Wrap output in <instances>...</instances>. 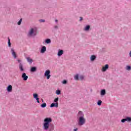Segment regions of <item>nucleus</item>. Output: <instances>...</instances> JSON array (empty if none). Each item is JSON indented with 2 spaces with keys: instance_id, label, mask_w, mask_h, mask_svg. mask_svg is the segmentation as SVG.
Segmentation results:
<instances>
[{
  "instance_id": "f257e3e1",
  "label": "nucleus",
  "mask_w": 131,
  "mask_h": 131,
  "mask_svg": "<svg viewBox=\"0 0 131 131\" xmlns=\"http://www.w3.org/2000/svg\"><path fill=\"white\" fill-rule=\"evenodd\" d=\"M44 123H43V128L45 130L50 129V125L52 120L51 118H46L44 119Z\"/></svg>"
},
{
  "instance_id": "f03ea898",
  "label": "nucleus",
  "mask_w": 131,
  "mask_h": 131,
  "mask_svg": "<svg viewBox=\"0 0 131 131\" xmlns=\"http://www.w3.org/2000/svg\"><path fill=\"white\" fill-rule=\"evenodd\" d=\"M78 114L81 116L79 118L78 124L80 126L83 125V124L85 123V118H84L83 117V114H82V112H79Z\"/></svg>"
},
{
  "instance_id": "7ed1b4c3",
  "label": "nucleus",
  "mask_w": 131,
  "mask_h": 131,
  "mask_svg": "<svg viewBox=\"0 0 131 131\" xmlns=\"http://www.w3.org/2000/svg\"><path fill=\"white\" fill-rule=\"evenodd\" d=\"M45 77H47V79H50L51 77V71L47 70L44 74Z\"/></svg>"
},
{
  "instance_id": "20e7f679",
  "label": "nucleus",
  "mask_w": 131,
  "mask_h": 131,
  "mask_svg": "<svg viewBox=\"0 0 131 131\" xmlns=\"http://www.w3.org/2000/svg\"><path fill=\"white\" fill-rule=\"evenodd\" d=\"M36 34V33L35 32V31L33 29H31L28 34L29 36H32V35H35Z\"/></svg>"
},
{
  "instance_id": "39448f33",
  "label": "nucleus",
  "mask_w": 131,
  "mask_h": 131,
  "mask_svg": "<svg viewBox=\"0 0 131 131\" xmlns=\"http://www.w3.org/2000/svg\"><path fill=\"white\" fill-rule=\"evenodd\" d=\"M21 77L22 78H23V80H24L25 81L28 79V76L26 75V73H23Z\"/></svg>"
},
{
  "instance_id": "423d86ee",
  "label": "nucleus",
  "mask_w": 131,
  "mask_h": 131,
  "mask_svg": "<svg viewBox=\"0 0 131 131\" xmlns=\"http://www.w3.org/2000/svg\"><path fill=\"white\" fill-rule=\"evenodd\" d=\"M33 98H34V99H36L37 102L39 103V98H38L37 97H38V95H37V94H33Z\"/></svg>"
},
{
  "instance_id": "0eeeda50",
  "label": "nucleus",
  "mask_w": 131,
  "mask_h": 131,
  "mask_svg": "<svg viewBox=\"0 0 131 131\" xmlns=\"http://www.w3.org/2000/svg\"><path fill=\"white\" fill-rule=\"evenodd\" d=\"M58 102H56V103H52L51 105H50V107L51 108H53V107H56V108H58Z\"/></svg>"
},
{
  "instance_id": "6e6552de",
  "label": "nucleus",
  "mask_w": 131,
  "mask_h": 131,
  "mask_svg": "<svg viewBox=\"0 0 131 131\" xmlns=\"http://www.w3.org/2000/svg\"><path fill=\"white\" fill-rule=\"evenodd\" d=\"M11 53H12V56H13L14 58L16 59L17 58V55L16 54V52H15L13 49H11Z\"/></svg>"
},
{
  "instance_id": "1a4fd4ad",
  "label": "nucleus",
  "mask_w": 131,
  "mask_h": 131,
  "mask_svg": "<svg viewBox=\"0 0 131 131\" xmlns=\"http://www.w3.org/2000/svg\"><path fill=\"white\" fill-rule=\"evenodd\" d=\"M108 68H109V65L106 64L105 66L102 67V70L103 72H105V71H106Z\"/></svg>"
},
{
  "instance_id": "9d476101",
  "label": "nucleus",
  "mask_w": 131,
  "mask_h": 131,
  "mask_svg": "<svg viewBox=\"0 0 131 131\" xmlns=\"http://www.w3.org/2000/svg\"><path fill=\"white\" fill-rule=\"evenodd\" d=\"M13 90V87L11 86V85H9L8 87H7V91L9 93H11V92H12V91Z\"/></svg>"
},
{
  "instance_id": "9b49d317",
  "label": "nucleus",
  "mask_w": 131,
  "mask_h": 131,
  "mask_svg": "<svg viewBox=\"0 0 131 131\" xmlns=\"http://www.w3.org/2000/svg\"><path fill=\"white\" fill-rule=\"evenodd\" d=\"M46 51H47V48H46V46H43L41 49L40 53L43 54Z\"/></svg>"
},
{
  "instance_id": "f8f14e48",
  "label": "nucleus",
  "mask_w": 131,
  "mask_h": 131,
  "mask_svg": "<svg viewBox=\"0 0 131 131\" xmlns=\"http://www.w3.org/2000/svg\"><path fill=\"white\" fill-rule=\"evenodd\" d=\"M19 67V70L21 72H23V71H24V68H23V64H22V63H20Z\"/></svg>"
},
{
  "instance_id": "ddd939ff",
  "label": "nucleus",
  "mask_w": 131,
  "mask_h": 131,
  "mask_svg": "<svg viewBox=\"0 0 131 131\" xmlns=\"http://www.w3.org/2000/svg\"><path fill=\"white\" fill-rule=\"evenodd\" d=\"M64 53V51L63 50H59L58 52V57H61V56Z\"/></svg>"
},
{
  "instance_id": "4468645a",
  "label": "nucleus",
  "mask_w": 131,
  "mask_h": 131,
  "mask_svg": "<svg viewBox=\"0 0 131 131\" xmlns=\"http://www.w3.org/2000/svg\"><path fill=\"white\" fill-rule=\"evenodd\" d=\"M101 96H105V95H106V90H101Z\"/></svg>"
},
{
  "instance_id": "2eb2a0df",
  "label": "nucleus",
  "mask_w": 131,
  "mask_h": 131,
  "mask_svg": "<svg viewBox=\"0 0 131 131\" xmlns=\"http://www.w3.org/2000/svg\"><path fill=\"white\" fill-rule=\"evenodd\" d=\"M35 71H36V68L34 67H32L31 68V72H35Z\"/></svg>"
},
{
  "instance_id": "dca6fc26",
  "label": "nucleus",
  "mask_w": 131,
  "mask_h": 131,
  "mask_svg": "<svg viewBox=\"0 0 131 131\" xmlns=\"http://www.w3.org/2000/svg\"><path fill=\"white\" fill-rule=\"evenodd\" d=\"M96 56L95 55H92L90 59L91 61H95V60H96Z\"/></svg>"
},
{
  "instance_id": "f3484780",
  "label": "nucleus",
  "mask_w": 131,
  "mask_h": 131,
  "mask_svg": "<svg viewBox=\"0 0 131 131\" xmlns=\"http://www.w3.org/2000/svg\"><path fill=\"white\" fill-rule=\"evenodd\" d=\"M90 28H91V27L90 26H87L85 28L84 30L85 31H88V30H90Z\"/></svg>"
},
{
  "instance_id": "a211bd4d",
  "label": "nucleus",
  "mask_w": 131,
  "mask_h": 131,
  "mask_svg": "<svg viewBox=\"0 0 131 131\" xmlns=\"http://www.w3.org/2000/svg\"><path fill=\"white\" fill-rule=\"evenodd\" d=\"M126 121H127L128 122H130L131 121V118L130 117H126L125 118Z\"/></svg>"
},
{
  "instance_id": "6ab92c4d",
  "label": "nucleus",
  "mask_w": 131,
  "mask_h": 131,
  "mask_svg": "<svg viewBox=\"0 0 131 131\" xmlns=\"http://www.w3.org/2000/svg\"><path fill=\"white\" fill-rule=\"evenodd\" d=\"M46 43H51V39H47L45 41Z\"/></svg>"
},
{
  "instance_id": "aec40b11",
  "label": "nucleus",
  "mask_w": 131,
  "mask_h": 131,
  "mask_svg": "<svg viewBox=\"0 0 131 131\" xmlns=\"http://www.w3.org/2000/svg\"><path fill=\"white\" fill-rule=\"evenodd\" d=\"M41 107L42 108H45V107H47V103H42V104L41 105Z\"/></svg>"
},
{
  "instance_id": "412c9836",
  "label": "nucleus",
  "mask_w": 131,
  "mask_h": 131,
  "mask_svg": "<svg viewBox=\"0 0 131 131\" xmlns=\"http://www.w3.org/2000/svg\"><path fill=\"white\" fill-rule=\"evenodd\" d=\"M59 101V97H57L56 98H55L54 100V102L55 103H58V101Z\"/></svg>"
},
{
  "instance_id": "4be33fe9",
  "label": "nucleus",
  "mask_w": 131,
  "mask_h": 131,
  "mask_svg": "<svg viewBox=\"0 0 131 131\" xmlns=\"http://www.w3.org/2000/svg\"><path fill=\"white\" fill-rule=\"evenodd\" d=\"M97 105H98V106H101V105H102V101L99 100L97 102Z\"/></svg>"
},
{
  "instance_id": "5701e85b",
  "label": "nucleus",
  "mask_w": 131,
  "mask_h": 131,
  "mask_svg": "<svg viewBox=\"0 0 131 131\" xmlns=\"http://www.w3.org/2000/svg\"><path fill=\"white\" fill-rule=\"evenodd\" d=\"M56 94H57V95H60L61 94V91H60L59 90H56Z\"/></svg>"
},
{
  "instance_id": "b1692460",
  "label": "nucleus",
  "mask_w": 131,
  "mask_h": 131,
  "mask_svg": "<svg viewBox=\"0 0 131 131\" xmlns=\"http://www.w3.org/2000/svg\"><path fill=\"white\" fill-rule=\"evenodd\" d=\"M8 46L11 47V40L10 38H8Z\"/></svg>"
},
{
  "instance_id": "393cba45",
  "label": "nucleus",
  "mask_w": 131,
  "mask_h": 131,
  "mask_svg": "<svg viewBox=\"0 0 131 131\" xmlns=\"http://www.w3.org/2000/svg\"><path fill=\"white\" fill-rule=\"evenodd\" d=\"M27 60L29 63H31V62H32V59H30L29 57L27 58Z\"/></svg>"
},
{
  "instance_id": "a878e982",
  "label": "nucleus",
  "mask_w": 131,
  "mask_h": 131,
  "mask_svg": "<svg viewBox=\"0 0 131 131\" xmlns=\"http://www.w3.org/2000/svg\"><path fill=\"white\" fill-rule=\"evenodd\" d=\"M74 78L75 80H78V75H76V76H75Z\"/></svg>"
},
{
  "instance_id": "bb28decb",
  "label": "nucleus",
  "mask_w": 131,
  "mask_h": 131,
  "mask_svg": "<svg viewBox=\"0 0 131 131\" xmlns=\"http://www.w3.org/2000/svg\"><path fill=\"white\" fill-rule=\"evenodd\" d=\"M21 22H22V18H21L19 21L17 23L18 25H21Z\"/></svg>"
},
{
  "instance_id": "cd10ccee",
  "label": "nucleus",
  "mask_w": 131,
  "mask_h": 131,
  "mask_svg": "<svg viewBox=\"0 0 131 131\" xmlns=\"http://www.w3.org/2000/svg\"><path fill=\"white\" fill-rule=\"evenodd\" d=\"M83 78H84L83 76H80V77H79V79H80V80H82V79H83Z\"/></svg>"
},
{
  "instance_id": "c85d7f7f",
  "label": "nucleus",
  "mask_w": 131,
  "mask_h": 131,
  "mask_svg": "<svg viewBox=\"0 0 131 131\" xmlns=\"http://www.w3.org/2000/svg\"><path fill=\"white\" fill-rule=\"evenodd\" d=\"M130 69H131L130 66H127L126 67V70H129Z\"/></svg>"
},
{
  "instance_id": "c756f323",
  "label": "nucleus",
  "mask_w": 131,
  "mask_h": 131,
  "mask_svg": "<svg viewBox=\"0 0 131 131\" xmlns=\"http://www.w3.org/2000/svg\"><path fill=\"white\" fill-rule=\"evenodd\" d=\"M125 121H126V120L125 118L121 120V122L124 123L125 122Z\"/></svg>"
},
{
  "instance_id": "7c9ffc66",
  "label": "nucleus",
  "mask_w": 131,
  "mask_h": 131,
  "mask_svg": "<svg viewBox=\"0 0 131 131\" xmlns=\"http://www.w3.org/2000/svg\"><path fill=\"white\" fill-rule=\"evenodd\" d=\"M62 83L63 84H66V83H67V81H66V80H64L63 81H62Z\"/></svg>"
},
{
  "instance_id": "2f4dec72",
  "label": "nucleus",
  "mask_w": 131,
  "mask_h": 131,
  "mask_svg": "<svg viewBox=\"0 0 131 131\" xmlns=\"http://www.w3.org/2000/svg\"><path fill=\"white\" fill-rule=\"evenodd\" d=\"M39 21H40V22H42V23H43V22L45 21V19H40V20H39Z\"/></svg>"
},
{
  "instance_id": "473e14b6",
  "label": "nucleus",
  "mask_w": 131,
  "mask_h": 131,
  "mask_svg": "<svg viewBox=\"0 0 131 131\" xmlns=\"http://www.w3.org/2000/svg\"><path fill=\"white\" fill-rule=\"evenodd\" d=\"M77 129H78L77 128H75L74 129L73 131H77Z\"/></svg>"
},
{
  "instance_id": "72a5a7b5",
  "label": "nucleus",
  "mask_w": 131,
  "mask_h": 131,
  "mask_svg": "<svg viewBox=\"0 0 131 131\" xmlns=\"http://www.w3.org/2000/svg\"><path fill=\"white\" fill-rule=\"evenodd\" d=\"M82 17H80V21H82Z\"/></svg>"
},
{
  "instance_id": "f704fd0d",
  "label": "nucleus",
  "mask_w": 131,
  "mask_h": 131,
  "mask_svg": "<svg viewBox=\"0 0 131 131\" xmlns=\"http://www.w3.org/2000/svg\"><path fill=\"white\" fill-rule=\"evenodd\" d=\"M17 61H18V62L19 63H20V62H21V60H18Z\"/></svg>"
},
{
  "instance_id": "c9c22d12",
  "label": "nucleus",
  "mask_w": 131,
  "mask_h": 131,
  "mask_svg": "<svg viewBox=\"0 0 131 131\" xmlns=\"http://www.w3.org/2000/svg\"><path fill=\"white\" fill-rule=\"evenodd\" d=\"M129 56H130V57H131V51L129 53Z\"/></svg>"
},
{
  "instance_id": "e433bc0d",
  "label": "nucleus",
  "mask_w": 131,
  "mask_h": 131,
  "mask_svg": "<svg viewBox=\"0 0 131 131\" xmlns=\"http://www.w3.org/2000/svg\"><path fill=\"white\" fill-rule=\"evenodd\" d=\"M55 22H58V20L56 19Z\"/></svg>"
},
{
  "instance_id": "4c0bfd02",
  "label": "nucleus",
  "mask_w": 131,
  "mask_h": 131,
  "mask_svg": "<svg viewBox=\"0 0 131 131\" xmlns=\"http://www.w3.org/2000/svg\"><path fill=\"white\" fill-rule=\"evenodd\" d=\"M50 131H51V130L50 129Z\"/></svg>"
}]
</instances>
